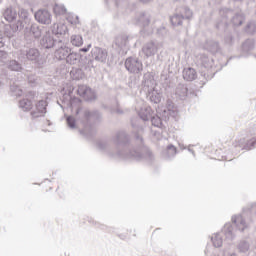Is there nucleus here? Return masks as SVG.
<instances>
[{
  "instance_id": "obj_49",
  "label": "nucleus",
  "mask_w": 256,
  "mask_h": 256,
  "mask_svg": "<svg viewBox=\"0 0 256 256\" xmlns=\"http://www.w3.org/2000/svg\"><path fill=\"white\" fill-rule=\"evenodd\" d=\"M5 43H7V37L3 36V34H0V49L5 47Z\"/></svg>"
},
{
  "instance_id": "obj_17",
  "label": "nucleus",
  "mask_w": 256,
  "mask_h": 256,
  "mask_svg": "<svg viewBox=\"0 0 256 256\" xmlns=\"http://www.w3.org/2000/svg\"><path fill=\"white\" fill-rule=\"evenodd\" d=\"M34 97L35 92L30 91L25 98L19 101V107L22 109V111H31L33 109V101H31V99H33Z\"/></svg>"
},
{
  "instance_id": "obj_1",
  "label": "nucleus",
  "mask_w": 256,
  "mask_h": 256,
  "mask_svg": "<svg viewBox=\"0 0 256 256\" xmlns=\"http://www.w3.org/2000/svg\"><path fill=\"white\" fill-rule=\"evenodd\" d=\"M138 143L137 148H133L131 145L129 134L125 131H118L112 137L114 145H116L115 152L109 148V144L106 141H98L97 147L100 151H105L110 159L117 161H127L129 159H153V153L143 145V137L139 134L135 135Z\"/></svg>"
},
{
  "instance_id": "obj_20",
  "label": "nucleus",
  "mask_w": 256,
  "mask_h": 256,
  "mask_svg": "<svg viewBox=\"0 0 256 256\" xmlns=\"http://www.w3.org/2000/svg\"><path fill=\"white\" fill-rule=\"evenodd\" d=\"M151 23V14L149 12H139L136 15V25L140 27H149Z\"/></svg>"
},
{
  "instance_id": "obj_23",
  "label": "nucleus",
  "mask_w": 256,
  "mask_h": 256,
  "mask_svg": "<svg viewBox=\"0 0 256 256\" xmlns=\"http://www.w3.org/2000/svg\"><path fill=\"white\" fill-rule=\"evenodd\" d=\"M232 222L234 223L236 229L238 231H245V229L249 228V223L245 221V217L243 215H237L232 217Z\"/></svg>"
},
{
  "instance_id": "obj_41",
  "label": "nucleus",
  "mask_w": 256,
  "mask_h": 256,
  "mask_svg": "<svg viewBox=\"0 0 256 256\" xmlns=\"http://www.w3.org/2000/svg\"><path fill=\"white\" fill-rule=\"evenodd\" d=\"M30 32L34 35L35 39H39V37H41V28L37 24L31 25Z\"/></svg>"
},
{
  "instance_id": "obj_53",
  "label": "nucleus",
  "mask_w": 256,
  "mask_h": 256,
  "mask_svg": "<svg viewBox=\"0 0 256 256\" xmlns=\"http://www.w3.org/2000/svg\"><path fill=\"white\" fill-rule=\"evenodd\" d=\"M126 0H115L116 7H119L122 3H125Z\"/></svg>"
},
{
  "instance_id": "obj_45",
  "label": "nucleus",
  "mask_w": 256,
  "mask_h": 256,
  "mask_svg": "<svg viewBox=\"0 0 256 256\" xmlns=\"http://www.w3.org/2000/svg\"><path fill=\"white\" fill-rule=\"evenodd\" d=\"M9 57V53L5 50H0V66H3L5 63H7V59Z\"/></svg>"
},
{
  "instance_id": "obj_29",
  "label": "nucleus",
  "mask_w": 256,
  "mask_h": 256,
  "mask_svg": "<svg viewBox=\"0 0 256 256\" xmlns=\"http://www.w3.org/2000/svg\"><path fill=\"white\" fill-rule=\"evenodd\" d=\"M182 75L185 81H195L197 79V71L191 67L184 68Z\"/></svg>"
},
{
  "instance_id": "obj_35",
  "label": "nucleus",
  "mask_w": 256,
  "mask_h": 256,
  "mask_svg": "<svg viewBox=\"0 0 256 256\" xmlns=\"http://www.w3.org/2000/svg\"><path fill=\"white\" fill-rule=\"evenodd\" d=\"M223 43L225 47H233V45H235V36H233V33L226 32L224 35Z\"/></svg>"
},
{
  "instance_id": "obj_44",
  "label": "nucleus",
  "mask_w": 256,
  "mask_h": 256,
  "mask_svg": "<svg viewBox=\"0 0 256 256\" xmlns=\"http://www.w3.org/2000/svg\"><path fill=\"white\" fill-rule=\"evenodd\" d=\"M150 121L154 127H161L163 125V121L159 116H151Z\"/></svg>"
},
{
  "instance_id": "obj_54",
  "label": "nucleus",
  "mask_w": 256,
  "mask_h": 256,
  "mask_svg": "<svg viewBox=\"0 0 256 256\" xmlns=\"http://www.w3.org/2000/svg\"><path fill=\"white\" fill-rule=\"evenodd\" d=\"M129 87H131V89L136 88L137 87V83L131 81V82H129Z\"/></svg>"
},
{
  "instance_id": "obj_18",
  "label": "nucleus",
  "mask_w": 256,
  "mask_h": 256,
  "mask_svg": "<svg viewBox=\"0 0 256 256\" xmlns=\"http://www.w3.org/2000/svg\"><path fill=\"white\" fill-rule=\"evenodd\" d=\"M157 51H159V43L155 42H148L142 48L145 57H154V55H157Z\"/></svg>"
},
{
  "instance_id": "obj_43",
  "label": "nucleus",
  "mask_w": 256,
  "mask_h": 256,
  "mask_svg": "<svg viewBox=\"0 0 256 256\" xmlns=\"http://www.w3.org/2000/svg\"><path fill=\"white\" fill-rule=\"evenodd\" d=\"M246 33H248L249 35H253L254 33H256V23H255V21H251L247 24Z\"/></svg>"
},
{
  "instance_id": "obj_25",
  "label": "nucleus",
  "mask_w": 256,
  "mask_h": 256,
  "mask_svg": "<svg viewBox=\"0 0 256 256\" xmlns=\"http://www.w3.org/2000/svg\"><path fill=\"white\" fill-rule=\"evenodd\" d=\"M222 233L225 235V238L227 241H233L235 239V228H233V225L231 223H226L222 229Z\"/></svg>"
},
{
  "instance_id": "obj_60",
  "label": "nucleus",
  "mask_w": 256,
  "mask_h": 256,
  "mask_svg": "<svg viewBox=\"0 0 256 256\" xmlns=\"http://www.w3.org/2000/svg\"><path fill=\"white\" fill-rule=\"evenodd\" d=\"M234 1H240V2H241V1H243V0H234Z\"/></svg>"
},
{
  "instance_id": "obj_31",
  "label": "nucleus",
  "mask_w": 256,
  "mask_h": 256,
  "mask_svg": "<svg viewBox=\"0 0 256 256\" xmlns=\"http://www.w3.org/2000/svg\"><path fill=\"white\" fill-rule=\"evenodd\" d=\"M7 69H9L10 71L20 72V71H23V64H21L17 60H10L7 63Z\"/></svg>"
},
{
  "instance_id": "obj_33",
  "label": "nucleus",
  "mask_w": 256,
  "mask_h": 256,
  "mask_svg": "<svg viewBox=\"0 0 256 256\" xmlns=\"http://www.w3.org/2000/svg\"><path fill=\"white\" fill-rule=\"evenodd\" d=\"M237 249L239 253H249V249H251V243L247 240H240L237 244Z\"/></svg>"
},
{
  "instance_id": "obj_27",
  "label": "nucleus",
  "mask_w": 256,
  "mask_h": 256,
  "mask_svg": "<svg viewBox=\"0 0 256 256\" xmlns=\"http://www.w3.org/2000/svg\"><path fill=\"white\" fill-rule=\"evenodd\" d=\"M138 115L142 121H149L153 116V109H151V106H144L140 109Z\"/></svg>"
},
{
  "instance_id": "obj_19",
  "label": "nucleus",
  "mask_w": 256,
  "mask_h": 256,
  "mask_svg": "<svg viewBox=\"0 0 256 256\" xmlns=\"http://www.w3.org/2000/svg\"><path fill=\"white\" fill-rule=\"evenodd\" d=\"M107 50L99 47H95L91 50V56L95 61H99V63H105L107 61Z\"/></svg>"
},
{
  "instance_id": "obj_56",
  "label": "nucleus",
  "mask_w": 256,
  "mask_h": 256,
  "mask_svg": "<svg viewBox=\"0 0 256 256\" xmlns=\"http://www.w3.org/2000/svg\"><path fill=\"white\" fill-rule=\"evenodd\" d=\"M116 113H117L118 115H123V110H121V108H117V109H116Z\"/></svg>"
},
{
  "instance_id": "obj_32",
  "label": "nucleus",
  "mask_w": 256,
  "mask_h": 256,
  "mask_svg": "<svg viewBox=\"0 0 256 256\" xmlns=\"http://www.w3.org/2000/svg\"><path fill=\"white\" fill-rule=\"evenodd\" d=\"M164 159H173V157H175V155H177V148L170 144L167 146L166 150L164 151Z\"/></svg>"
},
{
  "instance_id": "obj_47",
  "label": "nucleus",
  "mask_w": 256,
  "mask_h": 256,
  "mask_svg": "<svg viewBox=\"0 0 256 256\" xmlns=\"http://www.w3.org/2000/svg\"><path fill=\"white\" fill-rule=\"evenodd\" d=\"M28 83L31 87H35L37 85V76L33 74L28 75Z\"/></svg>"
},
{
  "instance_id": "obj_11",
  "label": "nucleus",
  "mask_w": 256,
  "mask_h": 256,
  "mask_svg": "<svg viewBox=\"0 0 256 256\" xmlns=\"http://www.w3.org/2000/svg\"><path fill=\"white\" fill-rule=\"evenodd\" d=\"M175 96L177 99H180L181 101H185L187 97H197L195 92L189 90L186 85L179 84L175 89Z\"/></svg>"
},
{
  "instance_id": "obj_46",
  "label": "nucleus",
  "mask_w": 256,
  "mask_h": 256,
  "mask_svg": "<svg viewBox=\"0 0 256 256\" xmlns=\"http://www.w3.org/2000/svg\"><path fill=\"white\" fill-rule=\"evenodd\" d=\"M66 122H67L68 127H70V129H75L76 121L73 116H68L66 119Z\"/></svg>"
},
{
  "instance_id": "obj_42",
  "label": "nucleus",
  "mask_w": 256,
  "mask_h": 256,
  "mask_svg": "<svg viewBox=\"0 0 256 256\" xmlns=\"http://www.w3.org/2000/svg\"><path fill=\"white\" fill-rule=\"evenodd\" d=\"M211 241H212L214 247H222V245H223V238L221 237V234H215L211 238Z\"/></svg>"
},
{
  "instance_id": "obj_24",
  "label": "nucleus",
  "mask_w": 256,
  "mask_h": 256,
  "mask_svg": "<svg viewBox=\"0 0 256 256\" xmlns=\"http://www.w3.org/2000/svg\"><path fill=\"white\" fill-rule=\"evenodd\" d=\"M204 49L215 55V53H219V51H221V46L219 45V41L208 39L204 44Z\"/></svg>"
},
{
  "instance_id": "obj_7",
  "label": "nucleus",
  "mask_w": 256,
  "mask_h": 256,
  "mask_svg": "<svg viewBox=\"0 0 256 256\" xmlns=\"http://www.w3.org/2000/svg\"><path fill=\"white\" fill-rule=\"evenodd\" d=\"M125 67L129 73L139 75L143 71V62L136 57H128L125 61Z\"/></svg>"
},
{
  "instance_id": "obj_57",
  "label": "nucleus",
  "mask_w": 256,
  "mask_h": 256,
  "mask_svg": "<svg viewBox=\"0 0 256 256\" xmlns=\"http://www.w3.org/2000/svg\"><path fill=\"white\" fill-rule=\"evenodd\" d=\"M141 1V3H149V1H151V0H140Z\"/></svg>"
},
{
  "instance_id": "obj_22",
  "label": "nucleus",
  "mask_w": 256,
  "mask_h": 256,
  "mask_svg": "<svg viewBox=\"0 0 256 256\" xmlns=\"http://www.w3.org/2000/svg\"><path fill=\"white\" fill-rule=\"evenodd\" d=\"M163 117L169 119L170 117H177V108L171 99L166 102V108L163 110Z\"/></svg>"
},
{
  "instance_id": "obj_50",
  "label": "nucleus",
  "mask_w": 256,
  "mask_h": 256,
  "mask_svg": "<svg viewBox=\"0 0 256 256\" xmlns=\"http://www.w3.org/2000/svg\"><path fill=\"white\" fill-rule=\"evenodd\" d=\"M255 143H256V138H252L251 140H249L248 143L246 144L247 149H251V147H255Z\"/></svg>"
},
{
  "instance_id": "obj_40",
  "label": "nucleus",
  "mask_w": 256,
  "mask_h": 256,
  "mask_svg": "<svg viewBox=\"0 0 256 256\" xmlns=\"http://www.w3.org/2000/svg\"><path fill=\"white\" fill-rule=\"evenodd\" d=\"M53 9L55 15H65L67 13V8L63 4H55Z\"/></svg>"
},
{
  "instance_id": "obj_9",
  "label": "nucleus",
  "mask_w": 256,
  "mask_h": 256,
  "mask_svg": "<svg viewBox=\"0 0 256 256\" xmlns=\"http://www.w3.org/2000/svg\"><path fill=\"white\" fill-rule=\"evenodd\" d=\"M77 94L85 101H95L97 99L95 91H93V89H91V87L87 85H79L77 89Z\"/></svg>"
},
{
  "instance_id": "obj_55",
  "label": "nucleus",
  "mask_w": 256,
  "mask_h": 256,
  "mask_svg": "<svg viewBox=\"0 0 256 256\" xmlns=\"http://www.w3.org/2000/svg\"><path fill=\"white\" fill-rule=\"evenodd\" d=\"M71 23H74V25H77V23H79V16H75V20L72 21Z\"/></svg>"
},
{
  "instance_id": "obj_21",
  "label": "nucleus",
  "mask_w": 256,
  "mask_h": 256,
  "mask_svg": "<svg viewBox=\"0 0 256 256\" xmlns=\"http://www.w3.org/2000/svg\"><path fill=\"white\" fill-rule=\"evenodd\" d=\"M255 49V40L247 39L243 42L241 47V56L242 57H249L251 55V51Z\"/></svg>"
},
{
  "instance_id": "obj_4",
  "label": "nucleus",
  "mask_w": 256,
  "mask_h": 256,
  "mask_svg": "<svg viewBox=\"0 0 256 256\" xmlns=\"http://www.w3.org/2000/svg\"><path fill=\"white\" fill-rule=\"evenodd\" d=\"M18 57L19 59H26V61H30L39 68L44 67L45 63H47V58L41 55V51L35 47H27L20 50Z\"/></svg>"
},
{
  "instance_id": "obj_61",
  "label": "nucleus",
  "mask_w": 256,
  "mask_h": 256,
  "mask_svg": "<svg viewBox=\"0 0 256 256\" xmlns=\"http://www.w3.org/2000/svg\"><path fill=\"white\" fill-rule=\"evenodd\" d=\"M1 1H3V0H0V3H1Z\"/></svg>"
},
{
  "instance_id": "obj_52",
  "label": "nucleus",
  "mask_w": 256,
  "mask_h": 256,
  "mask_svg": "<svg viewBox=\"0 0 256 256\" xmlns=\"http://www.w3.org/2000/svg\"><path fill=\"white\" fill-rule=\"evenodd\" d=\"M250 213H255L256 214V202L251 205L249 208Z\"/></svg>"
},
{
  "instance_id": "obj_6",
  "label": "nucleus",
  "mask_w": 256,
  "mask_h": 256,
  "mask_svg": "<svg viewBox=\"0 0 256 256\" xmlns=\"http://www.w3.org/2000/svg\"><path fill=\"white\" fill-rule=\"evenodd\" d=\"M193 17V11L189 9V7L182 8L181 13H176L172 17H170L171 24L173 27H179L180 25H183V21L189 20Z\"/></svg>"
},
{
  "instance_id": "obj_26",
  "label": "nucleus",
  "mask_w": 256,
  "mask_h": 256,
  "mask_svg": "<svg viewBox=\"0 0 256 256\" xmlns=\"http://www.w3.org/2000/svg\"><path fill=\"white\" fill-rule=\"evenodd\" d=\"M3 17L8 23H13L17 19V10L12 6L7 7L3 12Z\"/></svg>"
},
{
  "instance_id": "obj_51",
  "label": "nucleus",
  "mask_w": 256,
  "mask_h": 256,
  "mask_svg": "<svg viewBox=\"0 0 256 256\" xmlns=\"http://www.w3.org/2000/svg\"><path fill=\"white\" fill-rule=\"evenodd\" d=\"M91 49V44H88L87 47L80 48L79 51L82 53H87Z\"/></svg>"
},
{
  "instance_id": "obj_37",
  "label": "nucleus",
  "mask_w": 256,
  "mask_h": 256,
  "mask_svg": "<svg viewBox=\"0 0 256 256\" xmlns=\"http://www.w3.org/2000/svg\"><path fill=\"white\" fill-rule=\"evenodd\" d=\"M10 95L12 97H21L23 95V90L19 87V84L10 85Z\"/></svg>"
},
{
  "instance_id": "obj_30",
  "label": "nucleus",
  "mask_w": 256,
  "mask_h": 256,
  "mask_svg": "<svg viewBox=\"0 0 256 256\" xmlns=\"http://www.w3.org/2000/svg\"><path fill=\"white\" fill-rule=\"evenodd\" d=\"M67 25L63 23H55L52 26V34L53 35H65L67 33Z\"/></svg>"
},
{
  "instance_id": "obj_59",
  "label": "nucleus",
  "mask_w": 256,
  "mask_h": 256,
  "mask_svg": "<svg viewBox=\"0 0 256 256\" xmlns=\"http://www.w3.org/2000/svg\"><path fill=\"white\" fill-rule=\"evenodd\" d=\"M188 151H190V153H192V155H195V152L192 149H188Z\"/></svg>"
},
{
  "instance_id": "obj_3",
  "label": "nucleus",
  "mask_w": 256,
  "mask_h": 256,
  "mask_svg": "<svg viewBox=\"0 0 256 256\" xmlns=\"http://www.w3.org/2000/svg\"><path fill=\"white\" fill-rule=\"evenodd\" d=\"M101 114L97 110L84 109L81 112L80 123L83 125L84 129L80 131L83 135H93L95 131L93 130V123L99 121Z\"/></svg>"
},
{
  "instance_id": "obj_28",
  "label": "nucleus",
  "mask_w": 256,
  "mask_h": 256,
  "mask_svg": "<svg viewBox=\"0 0 256 256\" xmlns=\"http://www.w3.org/2000/svg\"><path fill=\"white\" fill-rule=\"evenodd\" d=\"M63 103L69 109H73L77 103H81V100L77 97H71V94H68L66 96H63Z\"/></svg>"
},
{
  "instance_id": "obj_13",
  "label": "nucleus",
  "mask_w": 256,
  "mask_h": 256,
  "mask_svg": "<svg viewBox=\"0 0 256 256\" xmlns=\"http://www.w3.org/2000/svg\"><path fill=\"white\" fill-rule=\"evenodd\" d=\"M155 77L150 72H147L143 76L142 87L146 93H151L155 89Z\"/></svg>"
},
{
  "instance_id": "obj_2",
  "label": "nucleus",
  "mask_w": 256,
  "mask_h": 256,
  "mask_svg": "<svg viewBox=\"0 0 256 256\" xmlns=\"http://www.w3.org/2000/svg\"><path fill=\"white\" fill-rule=\"evenodd\" d=\"M219 15L220 17L216 22V29L218 31H224V33H227V27H229V17H232L230 21L234 27L243 25V21H245V15H243V12H233V10L229 8L220 9Z\"/></svg>"
},
{
  "instance_id": "obj_48",
  "label": "nucleus",
  "mask_w": 256,
  "mask_h": 256,
  "mask_svg": "<svg viewBox=\"0 0 256 256\" xmlns=\"http://www.w3.org/2000/svg\"><path fill=\"white\" fill-rule=\"evenodd\" d=\"M131 125H132L133 129H136L138 131V133H141V131H143V127L137 125V122H135V120L131 121Z\"/></svg>"
},
{
  "instance_id": "obj_10",
  "label": "nucleus",
  "mask_w": 256,
  "mask_h": 256,
  "mask_svg": "<svg viewBox=\"0 0 256 256\" xmlns=\"http://www.w3.org/2000/svg\"><path fill=\"white\" fill-rule=\"evenodd\" d=\"M35 20L41 25H51L53 16L47 9H40L34 14Z\"/></svg>"
},
{
  "instance_id": "obj_12",
  "label": "nucleus",
  "mask_w": 256,
  "mask_h": 256,
  "mask_svg": "<svg viewBox=\"0 0 256 256\" xmlns=\"http://www.w3.org/2000/svg\"><path fill=\"white\" fill-rule=\"evenodd\" d=\"M57 47L58 48L55 50L54 53L56 59H59L60 61H63V59L66 60L69 56V53L71 52V48L65 45L61 40L58 41Z\"/></svg>"
},
{
  "instance_id": "obj_16",
  "label": "nucleus",
  "mask_w": 256,
  "mask_h": 256,
  "mask_svg": "<svg viewBox=\"0 0 256 256\" xmlns=\"http://www.w3.org/2000/svg\"><path fill=\"white\" fill-rule=\"evenodd\" d=\"M59 41L53 38V34L51 32H46V34L42 37L40 41L41 47L44 49H53V47H57Z\"/></svg>"
},
{
  "instance_id": "obj_5",
  "label": "nucleus",
  "mask_w": 256,
  "mask_h": 256,
  "mask_svg": "<svg viewBox=\"0 0 256 256\" xmlns=\"http://www.w3.org/2000/svg\"><path fill=\"white\" fill-rule=\"evenodd\" d=\"M19 20L10 25L12 31L17 33V31H23L25 29V25H29L31 23V18H29V11L25 10V8H20L18 11Z\"/></svg>"
},
{
  "instance_id": "obj_36",
  "label": "nucleus",
  "mask_w": 256,
  "mask_h": 256,
  "mask_svg": "<svg viewBox=\"0 0 256 256\" xmlns=\"http://www.w3.org/2000/svg\"><path fill=\"white\" fill-rule=\"evenodd\" d=\"M151 103H161V93L157 92V90L153 89L150 92H146Z\"/></svg>"
},
{
  "instance_id": "obj_14",
  "label": "nucleus",
  "mask_w": 256,
  "mask_h": 256,
  "mask_svg": "<svg viewBox=\"0 0 256 256\" xmlns=\"http://www.w3.org/2000/svg\"><path fill=\"white\" fill-rule=\"evenodd\" d=\"M127 45H129V37L127 35H118L112 47L116 49L118 53H121V51H125L127 49Z\"/></svg>"
},
{
  "instance_id": "obj_34",
  "label": "nucleus",
  "mask_w": 256,
  "mask_h": 256,
  "mask_svg": "<svg viewBox=\"0 0 256 256\" xmlns=\"http://www.w3.org/2000/svg\"><path fill=\"white\" fill-rule=\"evenodd\" d=\"M200 63L205 69H211V67H213V59L209 58V56L205 54L200 55Z\"/></svg>"
},
{
  "instance_id": "obj_39",
  "label": "nucleus",
  "mask_w": 256,
  "mask_h": 256,
  "mask_svg": "<svg viewBox=\"0 0 256 256\" xmlns=\"http://www.w3.org/2000/svg\"><path fill=\"white\" fill-rule=\"evenodd\" d=\"M70 75L72 79H74L75 81H81V79L85 77V73H83V70L79 68L72 69V71L70 72Z\"/></svg>"
},
{
  "instance_id": "obj_38",
  "label": "nucleus",
  "mask_w": 256,
  "mask_h": 256,
  "mask_svg": "<svg viewBox=\"0 0 256 256\" xmlns=\"http://www.w3.org/2000/svg\"><path fill=\"white\" fill-rule=\"evenodd\" d=\"M70 43L74 45V47H81V45H83V36L79 34L72 35Z\"/></svg>"
},
{
  "instance_id": "obj_8",
  "label": "nucleus",
  "mask_w": 256,
  "mask_h": 256,
  "mask_svg": "<svg viewBox=\"0 0 256 256\" xmlns=\"http://www.w3.org/2000/svg\"><path fill=\"white\" fill-rule=\"evenodd\" d=\"M82 59L83 56L79 53L70 51L65 61L67 65H77V63H81V66L85 67V69H87V67H93V60H88L87 66H85V64L81 62Z\"/></svg>"
},
{
  "instance_id": "obj_15",
  "label": "nucleus",
  "mask_w": 256,
  "mask_h": 256,
  "mask_svg": "<svg viewBox=\"0 0 256 256\" xmlns=\"http://www.w3.org/2000/svg\"><path fill=\"white\" fill-rule=\"evenodd\" d=\"M47 105H49V102H47V100L38 101L35 110L31 112V116L33 117V119L45 117V113H47Z\"/></svg>"
},
{
  "instance_id": "obj_58",
  "label": "nucleus",
  "mask_w": 256,
  "mask_h": 256,
  "mask_svg": "<svg viewBox=\"0 0 256 256\" xmlns=\"http://www.w3.org/2000/svg\"><path fill=\"white\" fill-rule=\"evenodd\" d=\"M79 113H81V109L77 108L76 114L79 115Z\"/></svg>"
}]
</instances>
